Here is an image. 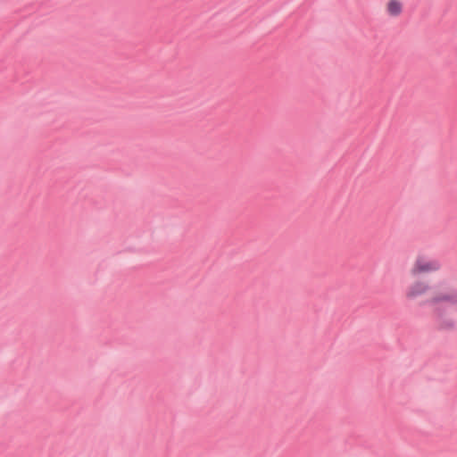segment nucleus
Returning a JSON list of instances; mask_svg holds the SVG:
<instances>
[{
    "label": "nucleus",
    "instance_id": "f257e3e1",
    "mask_svg": "<svg viewBox=\"0 0 457 457\" xmlns=\"http://www.w3.org/2000/svg\"><path fill=\"white\" fill-rule=\"evenodd\" d=\"M410 301L420 300L421 305L435 307L438 328L453 330L457 328V287L446 281L430 286L425 280H415L405 290Z\"/></svg>",
    "mask_w": 457,
    "mask_h": 457
},
{
    "label": "nucleus",
    "instance_id": "f03ea898",
    "mask_svg": "<svg viewBox=\"0 0 457 457\" xmlns=\"http://www.w3.org/2000/svg\"><path fill=\"white\" fill-rule=\"evenodd\" d=\"M441 269L442 263L438 259L426 254H419L411 264L410 274L416 277L423 274L436 273Z\"/></svg>",
    "mask_w": 457,
    "mask_h": 457
},
{
    "label": "nucleus",
    "instance_id": "7ed1b4c3",
    "mask_svg": "<svg viewBox=\"0 0 457 457\" xmlns=\"http://www.w3.org/2000/svg\"><path fill=\"white\" fill-rule=\"evenodd\" d=\"M403 7L401 0H389L386 4V12L391 17H398L403 12Z\"/></svg>",
    "mask_w": 457,
    "mask_h": 457
}]
</instances>
